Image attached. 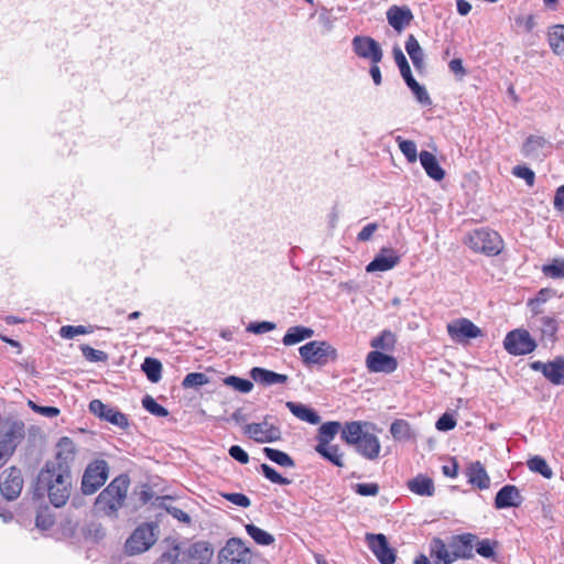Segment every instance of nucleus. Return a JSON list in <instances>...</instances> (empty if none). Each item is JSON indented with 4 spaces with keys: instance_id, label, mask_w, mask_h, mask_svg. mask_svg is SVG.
I'll return each instance as SVG.
<instances>
[{
    "instance_id": "obj_1",
    "label": "nucleus",
    "mask_w": 564,
    "mask_h": 564,
    "mask_svg": "<svg viewBox=\"0 0 564 564\" xmlns=\"http://www.w3.org/2000/svg\"><path fill=\"white\" fill-rule=\"evenodd\" d=\"M36 490L46 492L51 503L61 508L66 505L72 491L70 470L45 464L37 475Z\"/></svg>"
},
{
    "instance_id": "obj_2",
    "label": "nucleus",
    "mask_w": 564,
    "mask_h": 564,
    "mask_svg": "<svg viewBox=\"0 0 564 564\" xmlns=\"http://www.w3.org/2000/svg\"><path fill=\"white\" fill-rule=\"evenodd\" d=\"M375 430V424L370 422H346L341 431V440L354 446L356 452L366 459L375 460L381 451V444Z\"/></svg>"
},
{
    "instance_id": "obj_3",
    "label": "nucleus",
    "mask_w": 564,
    "mask_h": 564,
    "mask_svg": "<svg viewBox=\"0 0 564 564\" xmlns=\"http://www.w3.org/2000/svg\"><path fill=\"white\" fill-rule=\"evenodd\" d=\"M130 480L127 475L116 477L97 497L95 510L107 517H117L126 499Z\"/></svg>"
},
{
    "instance_id": "obj_4",
    "label": "nucleus",
    "mask_w": 564,
    "mask_h": 564,
    "mask_svg": "<svg viewBox=\"0 0 564 564\" xmlns=\"http://www.w3.org/2000/svg\"><path fill=\"white\" fill-rule=\"evenodd\" d=\"M25 430L21 421H8L0 427V468L15 452L17 446L24 440Z\"/></svg>"
},
{
    "instance_id": "obj_5",
    "label": "nucleus",
    "mask_w": 564,
    "mask_h": 564,
    "mask_svg": "<svg viewBox=\"0 0 564 564\" xmlns=\"http://www.w3.org/2000/svg\"><path fill=\"white\" fill-rule=\"evenodd\" d=\"M300 356L306 366L323 367L338 358L337 349L325 340H312L299 348Z\"/></svg>"
},
{
    "instance_id": "obj_6",
    "label": "nucleus",
    "mask_w": 564,
    "mask_h": 564,
    "mask_svg": "<svg viewBox=\"0 0 564 564\" xmlns=\"http://www.w3.org/2000/svg\"><path fill=\"white\" fill-rule=\"evenodd\" d=\"M465 242L476 252L496 256L502 250V240L498 232L487 229H476L469 232Z\"/></svg>"
},
{
    "instance_id": "obj_7",
    "label": "nucleus",
    "mask_w": 564,
    "mask_h": 564,
    "mask_svg": "<svg viewBox=\"0 0 564 564\" xmlns=\"http://www.w3.org/2000/svg\"><path fill=\"white\" fill-rule=\"evenodd\" d=\"M158 525L143 523L139 525L126 542V551L130 555L148 551L158 540Z\"/></svg>"
},
{
    "instance_id": "obj_8",
    "label": "nucleus",
    "mask_w": 564,
    "mask_h": 564,
    "mask_svg": "<svg viewBox=\"0 0 564 564\" xmlns=\"http://www.w3.org/2000/svg\"><path fill=\"white\" fill-rule=\"evenodd\" d=\"M252 553L239 538H231L218 553L219 564H251Z\"/></svg>"
},
{
    "instance_id": "obj_9",
    "label": "nucleus",
    "mask_w": 564,
    "mask_h": 564,
    "mask_svg": "<svg viewBox=\"0 0 564 564\" xmlns=\"http://www.w3.org/2000/svg\"><path fill=\"white\" fill-rule=\"evenodd\" d=\"M108 464L102 459L90 463L83 475L82 491L84 495L95 494L108 478Z\"/></svg>"
},
{
    "instance_id": "obj_10",
    "label": "nucleus",
    "mask_w": 564,
    "mask_h": 564,
    "mask_svg": "<svg viewBox=\"0 0 564 564\" xmlns=\"http://www.w3.org/2000/svg\"><path fill=\"white\" fill-rule=\"evenodd\" d=\"M503 346L509 354L518 356L532 352L536 344L529 332L516 329L506 336Z\"/></svg>"
},
{
    "instance_id": "obj_11",
    "label": "nucleus",
    "mask_w": 564,
    "mask_h": 564,
    "mask_svg": "<svg viewBox=\"0 0 564 564\" xmlns=\"http://www.w3.org/2000/svg\"><path fill=\"white\" fill-rule=\"evenodd\" d=\"M243 432L257 443H273L282 436L280 427L270 423L267 417L260 423L247 424Z\"/></svg>"
},
{
    "instance_id": "obj_12",
    "label": "nucleus",
    "mask_w": 564,
    "mask_h": 564,
    "mask_svg": "<svg viewBox=\"0 0 564 564\" xmlns=\"http://www.w3.org/2000/svg\"><path fill=\"white\" fill-rule=\"evenodd\" d=\"M351 45L357 56L369 59L371 64H379L383 57L381 46L370 36L357 35L352 39Z\"/></svg>"
},
{
    "instance_id": "obj_13",
    "label": "nucleus",
    "mask_w": 564,
    "mask_h": 564,
    "mask_svg": "<svg viewBox=\"0 0 564 564\" xmlns=\"http://www.w3.org/2000/svg\"><path fill=\"white\" fill-rule=\"evenodd\" d=\"M89 411L101 420H105L120 429L129 426V421L126 414L113 406L102 403L98 399L90 401Z\"/></svg>"
},
{
    "instance_id": "obj_14",
    "label": "nucleus",
    "mask_w": 564,
    "mask_h": 564,
    "mask_svg": "<svg viewBox=\"0 0 564 564\" xmlns=\"http://www.w3.org/2000/svg\"><path fill=\"white\" fill-rule=\"evenodd\" d=\"M366 541L369 549L381 564H394L395 552L389 546L388 540L382 533H367Z\"/></svg>"
},
{
    "instance_id": "obj_15",
    "label": "nucleus",
    "mask_w": 564,
    "mask_h": 564,
    "mask_svg": "<svg viewBox=\"0 0 564 564\" xmlns=\"http://www.w3.org/2000/svg\"><path fill=\"white\" fill-rule=\"evenodd\" d=\"M23 487V478L20 469L11 467L6 470L0 480V492L7 500L17 499Z\"/></svg>"
},
{
    "instance_id": "obj_16",
    "label": "nucleus",
    "mask_w": 564,
    "mask_h": 564,
    "mask_svg": "<svg viewBox=\"0 0 564 564\" xmlns=\"http://www.w3.org/2000/svg\"><path fill=\"white\" fill-rule=\"evenodd\" d=\"M447 333L457 343L482 335L481 329L467 318H457L447 325Z\"/></svg>"
},
{
    "instance_id": "obj_17",
    "label": "nucleus",
    "mask_w": 564,
    "mask_h": 564,
    "mask_svg": "<svg viewBox=\"0 0 564 564\" xmlns=\"http://www.w3.org/2000/svg\"><path fill=\"white\" fill-rule=\"evenodd\" d=\"M477 536L471 533L452 536L448 547L451 549L453 562L458 558L469 560L474 557V543Z\"/></svg>"
},
{
    "instance_id": "obj_18",
    "label": "nucleus",
    "mask_w": 564,
    "mask_h": 564,
    "mask_svg": "<svg viewBox=\"0 0 564 564\" xmlns=\"http://www.w3.org/2000/svg\"><path fill=\"white\" fill-rule=\"evenodd\" d=\"M531 368L541 371L553 384H564V357H557L552 361H534Z\"/></svg>"
},
{
    "instance_id": "obj_19",
    "label": "nucleus",
    "mask_w": 564,
    "mask_h": 564,
    "mask_svg": "<svg viewBox=\"0 0 564 564\" xmlns=\"http://www.w3.org/2000/svg\"><path fill=\"white\" fill-rule=\"evenodd\" d=\"M75 458V444L69 437H62L56 445V454L54 460L46 464L54 465L55 468L70 470V463Z\"/></svg>"
},
{
    "instance_id": "obj_20",
    "label": "nucleus",
    "mask_w": 564,
    "mask_h": 564,
    "mask_svg": "<svg viewBox=\"0 0 564 564\" xmlns=\"http://www.w3.org/2000/svg\"><path fill=\"white\" fill-rule=\"evenodd\" d=\"M367 368L371 372H393L397 367V360L383 352L378 350L370 351L366 359Z\"/></svg>"
},
{
    "instance_id": "obj_21",
    "label": "nucleus",
    "mask_w": 564,
    "mask_h": 564,
    "mask_svg": "<svg viewBox=\"0 0 564 564\" xmlns=\"http://www.w3.org/2000/svg\"><path fill=\"white\" fill-rule=\"evenodd\" d=\"M523 501L520 490L513 485L503 486L496 495L495 507L497 509H506L519 507Z\"/></svg>"
},
{
    "instance_id": "obj_22",
    "label": "nucleus",
    "mask_w": 564,
    "mask_h": 564,
    "mask_svg": "<svg viewBox=\"0 0 564 564\" xmlns=\"http://www.w3.org/2000/svg\"><path fill=\"white\" fill-rule=\"evenodd\" d=\"M400 261L393 249H382L375 259L367 265V272L388 271L394 268Z\"/></svg>"
},
{
    "instance_id": "obj_23",
    "label": "nucleus",
    "mask_w": 564,
    "mask_h": 564,
    "mask_svg": "<svg viewBox=\"0 0 564 564\" xmlns=\"http://www.w3.org/2000/svg\"><path fill=\"white\" fill-rule=\"evenodd\" d=\"M387 20L389 24L397 31L401 32L413 20V14L408 7L392 6L387 11Z\"/></svg>"
},
{
    "instance_id": "obj_24",
    "label": "nucleus",
    "mask_w": 564,
    "mask_h": 564,
    "mask_svg": "<svg viewBox=\"0 0 564 564\" xmlns=\"http://www.w3.org/2000/svg\"><path fill=\"white\" fill-rule=\"evenodd\" d=\"M250 376L252 380L262 386H273V384H282L288 381V376L282 373H276L272 370H268L260 367H254L250 370Z\"/></svg>"
},
{
    "instance_id": "obj_25",
    "label": "nucleus",
    "mask_w": 564,
    "mask_h": 564,
    "mask_svg": "<svg viewBox=\"0 0 564 564\" xmlns=\"http://www.w3.org/2000/svg\"><path fill=\"white\" fill-rule=\"evenodd\" d=\"M420 162L429 177L434 181H442L445 177V171L441 167L436 156L429 151H422L419 155Z\"/></svg>"
},
{
    "instance_id": "obj_26",
    "label": "nucleus",
    "mask_w": 564,
    "mask_h": 564,
    "mask_svg": "<svg viewBox=\"0 0 564 564\" xmlns=\"http://www.w3.org/2000/svg\"><path fill=\"white\" fill-rule=\"evenodd\" d=\"M286 408L294 416H296L301 421L311 424H318L321 422L319 415L305 404L289 401L286 402Z\"/></svg>"
},
{
    "instance_id": "obj_27",
    "label": "nucleus",
    "mask_w": 564,
    "mask_h": 564,
    "mask_svg": "<svg viewBox=\"0 0 564 564\" xmlns=\"http://www.w3.org/2000/svg\"><path fill=\"white\" fill-rule=\"evenodd\" d=\"M431 556L435 558V564H452V554L448 544L440 538H434L430 544Z\"/></svg>"
},
{
    "instance_id": "obj_28",
    "label": "nucleus",
    "mask_w": 564,
    "mask_h": 564,
    "mask_svg": "<svg viewBox=\"0 0 564 564\" xmlns=\"http://www.w3.org/2000/svg\"><path fill=\"white\" fill-rule=\"evenodd\" d=\"M313 336L314 329L305 326H293L288 329V332L282 338V343L285 346H292Z\"/></svg>"
},
{
    "instance_id": "obj_29",
    "label": "nucleus",
    "mask_w": 564,
    "mask_h": 564,
    "mask_svg": "<svg viewBox=\"0 0 564 564\" xmlns=\"http://www.w3.org/2000/svg\"><path fill=\"white\" fill-rule=\"evenodd\" d=\"M343 429L344 426L337 421L326 422L322 424L321 427L318 429V444L316 446L330 445V442L334 440L336 434H338L339 432L341 433Z\"/></svg>"
},
{
    "instance_id": "obj_30",
    "label": "nucleus",
    "mask_w": 564,
    "mask_h": 564,
    "mask_svg": "<svg viewBox=\"0 0 564 564\" xmlns=\"http://www.w3.org/2000/svg\"><path fill=\"white\" fill-rule=\"evenodd\" d=\"M405 51L409 54L414 67L421 70L424 67V52L415 39L414 35L410 34L405 42Z\"/></svg>"
},
{
    "instance_id": "obj_31",
    "label": "nucleus",
    "mask_w": 564,
    "mask_h": 564,
    "mask_svg": "<svg viewBox=\"0 0 564 564\" xmlns=\"http://www.w3.org/2000/svg\"><path fill=\"white\" fill-rule=\"evenodd\" d=\"M408 487L412 492L425 497L433 496L435 490L433 480L422 475H419L415 478L411 479L408 482Z\"/></svg>"
},
{
    "instance_id": "obj_32",
    "label": "nucleus",
    "mask_w": 564,
    "mask_h": 564,
    "mask_svg": "<svg viewBox=\"0 0 564 564\" xmlns=\"http://www.w3.org/2000/svg\"><path fill=\"white\" fill-rule=\"evenodd\" d=\"M469 482L477 486L479 489H487L490 485L489 476L484 466L476 462L470 465L468 471Z\"/></svg>"
},
{
    "instance_id": "obj_33",
    "label": "nucleus",
    "mask_w": 564,
    "mask_h": 564,
    "mask_svg": "<svg viewBox=\"0 0 564 564\" xmlns=\"http://www.w3.org/2000/svg\"><path fill=\"white\" fill-rule=\"evenodd\" d=\"M549 44L554 54L564 57V25L557 24L549 31Z\"/></svg>"
},
{
    "instance_id": "obj_34",
    "label": "nucleus",
    "mask_w": 564,
    "mask_h": 564,
    "mask_svg": "<svg viewBox=\"0 0 564 564\" xmlns=\"http://www.w3.org/2000/svg\"><path fill=\"white\" fill-rule=\"evenodd\" d=\"M390 433L395 441H405L413 437L410 424L402 419H398L391 423Z\"/></svg>"
},
{
    "instance_id": "obj_35",
    "label": "nucleus",
    "mask_w": 564,
    "mask_h": 564,
    "mask_svg": "<svg viewBox=\"0 0 564 564\" xmlns=\"http://www.w3.org/2000/svg\"><path fill=\"white\" fill-rule=\"evenodd\" d=\"M142 370L151 382L156 383L161 380L162 364L160 360L150 357L145 358L142 364Z\"/></svg>"
},
{
    "instance_id": "obj_36",
    "label": "nucleus",
    "mask_w": 564,
    "mask_h": 564,
    "mask_svg": "<svg viewBox=\"0 0 564 564\" xmlns=\"http://www.w3.org/2000/svg\"><path fill=\"white\" fill-rule=\"evenodd\" d=\"M546 141L542 137L530 135L522 148V152L525 156L538 158L541 150L545 147Z\"/></svg>"
},
{
    "instance_id": "obj_37",
    "label": "nucleus",
    "mask_w": 564,
    "mask_h": 564,
    "mask_svg": "<svg viewBox=\"0 0 564 564\" xmlns=\"http://www.w3.org/2000/svg\"><path fill=\"white\" fill-rule=\"evenodd\" d=\"M263 453L267 456V458H269L271 462L278 464L279 466L290 467V468L295 466L293 458L289 454H286L282 451L271 448V447H264Z\"/></svg>"
},
{
    "instance_id": "obj_38",
    "label": "nucleus",
    "mask_w": 564,
    "mask_h": 564,
    "mask_svg": "<svg viewBox=\"0 0 564 564\" xmlns=\"http://www.w3.org/2000/svg\"><path fill=\"white\" fill-rule=\"evenodd\" d=\"M393 57H394L395 64L398 65V67L400 69L401 76L404 79V82L406 83V85H409L410 83L415 80L414 77L412 76L408 59L404 56V54L400 47L393 48Z\"/></svg>"
},
{
    "instance_id": "obj_39",
    "label": "nucleus",
    "mask_w": 564,
    "mask_h": 564,
    "mask_svg": "<svg viewBox=\"0 0 564 564\" xmlns=\"http://www.w3.org/2000/svg\"><path fill=\"white\" fill-rule=\"evenodd\" d=\"M315 451L322 455L327 460L332 462L334 465L338 467L344 466L343 454L340 453L338 446L336 445H326V446H316Z\"/></svg>"
},
{
    "instance_id": "obj_40",
    "label": "nucleus",
    "mask_w": 564,
    "mask_h": 564,
    "mask_svg": "<svg viewBox=\"0 0 564 564\" xmlns=\"http://www.w3.org/2000/svg\"><path fill=\"white\" fill-rule=\"evenodd\" d=\"M213 551L209 547V543L205 541H198L188 546L186 555L196 560H207L212 556Z\"/></svg>"
},
{
    "instance_id": "obj_41",
    "label": "nucleus",
    "mask_w": 564,
    "mask_h": 564,
    "mask_svg": "<svg viewBox=\"0 0 564 564\" xmlns=\"http://www.w3.org/2000/svg\"><path fill=\"white\" fill-rule=\"evenodd\" d=\"M527 465L531 471L538 473L546 479H551L553 477L552 468L541 456H533L528 460Z\"/></svg>"
},
{
    "instance_id": "obj_42",
    "label": "nucleus",
    "mask_w": 564,
    "mask_h": 564,
    "mask_svg": "<svg viewBox=\"0 0 564 564\" xmlns=\"http://www.w3.org/2000/svg\"><path fill=\"white\" fill-rule=\"evenodd\" d=\"M246 531L253 541L260 545H270L274 542V536L272 534L252 523L246 525Z\"/></svg>"
},
{
    "instance_id": "obj_43",
    "label": "nucleus",
    "mask_w": 564,
    "mask_h": 564,
    "mask_svg": "<svg viewBox=\"0 0 564 564\" xmlns=\"http://www.w3.org/2000/svg\"><path fill=\"white\" fill-rule=\"evenodd\" d=\"M225 386L241 393H249L253 389L252 381L236 376H228L223 379Z\"/></svg>"
},
{
    "instance_id": "obj_44",
    "label": "nucleus",
    "mask_w": 564,
    "mask_h": 564,
    "mask_svg": "<svg viewBox=\"0 0 564 564\" xmlns=\"http://www.w3.org/2000/svg\"><path fill=\"white\" fill-rule=\"evenodd\" d=\"M400 151L406 158L410 163H414L417 160V148L414 141L404 140L400 135L395 138Z\"/></svg>"
},
{
    "instance_id": "obj_45",
    "label": "nucleus",
    "mask_w": 564,
    "mask_h": 564,
    "mask_svg": "<svg viewBox=\"0 0 564 564\" xmlns=\"http://www.w3.org/2000/svg\"><path fill=\"white\" fill-rule=\"evenodd\" d=\"M395 344V336L390 330H383L380 336L371 341V346L376 349L391 350Z\"/></svg>"
},
{
    "instance_id": "obj_46",
    "label": "nucleus",
    "mask_w": 564,
    "mask_h": 564,
    "mask_svg": "<svg viewBox=\"0 0 564 564\" xmlns=\"http://www.w3.org/2000/svg\"><path fill=\"white\" fill-rule=\"evenodd\" d=\"M209 382L208 377L203 372H191L182 381L184 389L198 388Z\"/></svg>"
},
{
    "instance_id": "obj_47",
    "label": "nucleus",
    "mask_w": 564,
    "mask_h": 564,
    "mask_svg": "<svg viewBox=\"0 0 564 564\" xmlns=\"http://www.w3.org/2000/svg\"><path fill=\"white\" fill-rule=\"evenodd\" d=\"M555 295V291L552 289H542L539 291L536 296L529 301V306L531 307V311L536 315L540 314L541 311L539 310V306L541 304H544L549 299Z\"/></svg>"
},
{
    "instance_id": "obj_48",
    "label": "nucleus",
    "mask_w": 564,
    "mask_h": 564,
    "mask_svg": "<svg viewBox=\"0 0 564 564\" xmlns=\"http://www.w3.org/2000/svg\"><path fill=\"white\" fill-rule=\"evenodd\" d=\"M142 405L148 412L155 416L165 417L169 415V411L159 404L151 395H145L142 399Z\"/></svg>"
},
{
    "instance_id": "obj_49",
    "label": "nucleus",
    "mask_w": 564,
    "mask_h": 564,
    "mask_svg": "<svg viewBox=\"0 0 564 564\" xmlns=\"http://www.w3.org/2000/svg\"><path fill=\"white\" fill-rule=\"evenodd\" d=\"M540 329L543 337H549L551 340L557 332V322L555 318L550 316H543L540 318Z\"/></svg>"
},
{
    "instance_id": "obj_50",
    "label": "nucleus",
    "mask_w": 564,
    "mask_h": 564,
    "mask_svg": "<svg viewBox=\"0 0 564 564\" xmlns=\"http://www.w3.org/2000/svg\"><path fill=\"white\" fill-rule=\"evenodd\" d=\"M262 474L267 479H269L273 484L278 485H289L291 480L281 476L274 468H272L268 464H261L260 466Z\"/></svg>"
},
{
    "instance_id": "obj_51",
    "label": "nucleus",
    "mask_w": 564,
    "mask_h": 564,
    "mask_svg": "<svg viewBox=\"0 0 564 564\" xmlns=\"http://www.w3.org/2000/svg\"><path fill=\"white\" fill-rule=\"evenodd\" d=\"M408 86L412 90L416 100L421 105L430 106L432 104V100H431V97H430L427 90L425 89V87L421 86L416 80H413Z\"/></svg>"
},
{
    "instance_id": "obj_52",
    "label": "nucleus",
    "mask_w": 564,
    "mask_h": 564,
    "mask_svg": "<svg viewBox=\"0 0 564 564\" xmlns=\"http://www.w3.org/2000/svg\"><path fill=\"white\" fill-rule=\"evenodd\" d=\"M542 271L546 276L553 279H563L564 260H554L552 263L544 265Z\"/></svg>"
},
{
    "instance_id": "obj_53",
    "label": "nucleus",
    "mask_w": 564,
    "mask_h": 564,
    "mask_svg": "<svg viewBox=\"0 0 564 564\" xmlns=\"http://www.w3.org/2000/svg\"><path fill=\"white\" fill-rule=\"evenodd\" d=\"M186 555L182 552V549L178 544L173 545L172 549L164 552L161 556V561L169 562L171 564L180 563L185 560Z\"/></svg>"
},
{
    "instance_id": "obj_54",
    "label": "nucleus",
    "mask_w": 564,
    "mask_h": 564,
    "mask_svg": "<svg viewBox=\"0 0 564 564\" xmlns=\"http://www.w3.org/2000/svg\"><path fill=\"white\" fill-rule=\"evenodd\" d=\"M80 350L83 356L89 361L97 362L106 361L108 359V355L105 351L95 349L88 345H82Z\"/></svg>"
},
{
    "instance_id": "obj_55",
    "label": "nucleus",
    "mask_w": 564,
    "mask_h": 564,
    "mask_svg": "<svg viewBox=\"0 0 564 564\" xmlns=\"http://www.w3.org/2000/svg\"><path fill=\"white\" fill-rule=\"evenodd\" d=\"M496 544V542H492L488 539L478 541L476 544V552L482 557L491 558L495 556Z\"/></svg>"
},
{
    "instance_id": "obj_56",
    "label": "nucleus",
    "mask_w": 564,
    "mask_h": 564,
    "mask_svg": "<svg viewBox=\"0 0 564 564\" xmlns=\"http://www.w3.org/2000/svg\"><path fill=\"white\" fill-rule=\"evenodd\" d=\"M352 488L355 492L365 497H375L379 494V486L376 482L355 484Z\"/></svg>"
},
{
    "instance_id": "obj_57",
    "label": "nucleus",
    "mask_w": 564,
    "mask_h": 564,
    "mask_svg": "<svg viewBox=\"0 0 564 564\" xmlns=\"http://www.w3.org/2000/svg\"><path fill=\"white\" fill-rule=\"evenodd\" d=\"M88 333H89L88 328L83 325H78V326L66 325V326L61 327V329H59L61 337L66 338V339H72L77 335H84V334H88Z\"/></svg>"
},
{
    "instance_id": "obj_58",
    "label": "nucleus",
    "mask_w": 564,
    "mask_h": 564,
    "mask_svg": "<svg viewBox=\"0 0 564 564\" xmlns=\"http://www.w3.org/2000/svg\"><path fill=\"white\" fill-rule=\"evenodd\" d=\"M275 327H276V325L272 322H265V321L264 322H253L247 326V332L260 335V334L271 332V330L275 329Z\"/></svg>"
},
{
    "instance_id": "obj_59",
    "label": "nucleus",
    "mask_w": 564,
    "mask_h": 564,
    "mask_svg": "<svg viewBox=\"0 0 564 564\" xmlns=\"http://www.w3.org/2000/svg\"><path fill=\"white\" fill-rule=\"evenodd\" d=\"M223 497L227 501H229L236 506L242 507V508H248L251 505L250 499L243 494L229 492V494H224Z\"/></svg>"
},
{
    "instance_id": "obj_60",
    "label": "nucleus",
    "mask_w": 564,
    "mask_h": 564,
    "mask_svg": "<svg viewBox=\"0 0 564 564\" xmlns=\"http://www.w3.org/2000/svg\"><path fill=\"white\" fill-rule=\"evenodd\" d=\"M513 174L520 178H523L528 185H533L534 183V172L527 166H514Z\"/></svg>"
},
{
    "instance_id": "obj_61",
    "label": "nucleus",
    "mask_w": 564,
    "mask_h": 564,
    "mask_svg": "<svg viewBox=\"0 0 564 564\" xmlns=\"http://www.w3.org/2000/svg\"><path fill=\"white\" fill-rule=\"evenodd\" d=\"M436 429L438 431H451L455 427L456 421L454 420L453 415L448 413H444L437 421H436Z\"/></svg>"
},
{
    "instance_id": "obj_62",
    "label": "nucleus",
    "mask_w": 564,
    "mask_h": 564,
    "mask_svg": "<svg viewBox=\"0 0 564 564\" xmlns=\"http://www.w3.org/2000/svg\"><path fill=\"white\" fill-rule=\"evenodd\" d=\"M229 455L241 464H247L249 462L248 453L238 445H232L229 448Z\"/></svg>"
},
{
    "instance_id": "obj_63",
    "label": "nucleus",
    "mask_w": 564,
    "mask_h": 564,
    "mask_svg": "<svg viewBox=\"0 0 564 564\" xmlns=\"http://www.w3.org/2000/svg\"><path fill=\"white\" fill-rule=\"evenodd\" d=\"M518 26L524 28L527 32H531L535 26V20L533 15H519L514 19Z\"/></svg>"
},
{
    "instance_id": "obj_64",
    "label": "nucleus",
    "mask_w": 564,
    "mask_h": 564,
    "mask_svg": "<svg viewBox=\"0 0 564 564\" xmlns=\"http://www.w3.org/2000/svg\"><path fill=\"white\" fill-rule=\"evenodd\" d=\"M165 509L173 518L177 519L178 521L184 523L191 522V517L182 509L174 506L165 507Z\"/></svg>"
}]
</instances>
